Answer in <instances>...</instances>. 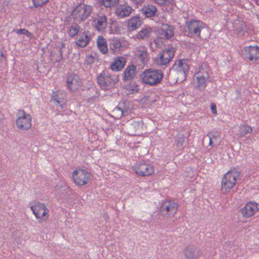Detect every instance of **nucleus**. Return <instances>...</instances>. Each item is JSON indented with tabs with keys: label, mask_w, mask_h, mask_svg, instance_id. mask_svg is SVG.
I'll use <instances>...</instances> for the list:
<instances>
[{
	"label": "nucleus",
	"mask_w": 259,
	"mask_h": 259,
	"mask_svg": "<svg viewBox=\"0 0 259 259\" xmlns=\"http://www.w3.org/2000/svg\"><path fill=\"white\" fill-rule=\"evenodd\" d=\"M141 11L146 17L150 18L156 15L157 10L154 5L149 4L145 5Z\"/></svg>",
	"instance_id": "nucleus-21"
},
{
	"label": "nucleus",
	"mask_w": 259,
	"mask_h": 259,
	"mask_svg": "<svg viewBox=\"0 0 259 259\" xmlns=\"http://www.w3.org/2000/svg\"><path fill=\"white\" fill-rule=\"evenodd\" d=\"M184 29L185 34L188 36H197L200 39L206 38L201 32L207 28L205 24L201 21L194 19L187 21Z\"/></svg>",
	"instance_id": "nucleus-2"
},
{
	"label": "nucleus",
	"mask_w": 259,
	"mask_h": 259,
	"mask_svg": "<svg viewBox=\"0 0 259 259\" xmlns=\"http://www.w3.org/2000/svg\"><path fill=\"white\" fill-rule=\"evenodd\" d=\"M97 44L98 49L100 51L104 54H105L108 52V49L105 39L103 36H99L97 40Z\"/></svg>",
	"instance_id": "nucleus-26"
},
{
	"label": "nucleus",
	"mask_w": 259,
	"mask_h": 259,
	"mask_svg": "<svg viewBox=\"0 0 259 259\" xmlns=\"http://www.w3.org/2000/svg\"><path fill=\"white\" fill-rule=\"evenodd\" d=\"M62 47H64V44H62Z\"/></svg>",
	"instance_id": "nucleus-50"
},
{
	"label": "nucleus",
	"mask_w": 259,
	"mask_h": 259,
	"mask_svg": "<svg viewBox=\"0 0 259 259\" xmlns=\"http://www.w3.org/2000/svg\"><path fill=\"white\" fill-rule=\"evenodd\" d=\"M175 55L173 48L163 50L155 60L156 63L159 66L166 65L168 64Z\"/></svg>",
	"instance_id": "nucleus-11"
},
{
	"label": "nucleus",
	"mask_w": 259,
	"mask_h": 259,
	"mask_svg": "<svg viewBox=\"0 0 259 259\" xmlns=\"http://www.w3.org/2000/svg\"><path fill=\"white\" fill-rule=\"evenodd\" d=\"M163 77V74L161 70L147 69L140 75L142 82L146 84L154 86L161 82Z\"/></svg>",
	"instance_id": "nucleus-1"
},
{
	"label": "nucleus",
	"mask_w": 259,
	"mask_h": 259,
	"mask_svg": "<svg viewBox=\"0 0 259 259\" xmlns=\"http://www.w3.org/2000/svg\"><path fill=\"white\" fill-rule=\"evenodd\" d=\"M123 40H121L120 39H117L114 38V53L116 52L117 51H121L123 50L125 47L122 45L123 44Z\"/></svg>",
	"instance_id": "nucleus-37"
},
{
	"label": "nucleus",
	"mask_w": 259,
	"mask_h": 259,
	"mask_svg": "<svg viewBox=\"0 0 259 259\" xmlns=\"http://www.w3.org/2000/svg\"><path fill=\"white\" fill-rule=\"evenodd\" d=\"M132 10L131 7L120 6L116 8L115 13L119 17L123 18L128 16L131 14Z\"/></svg>",
	"instance_id": "nucleus-25"
},
{
	"label": "nucleus",
	"mask_w": 259,
	"mask_h": 259,
	"mask_svg": "<svg viewBox=\"0 0 259 259\" xmlns=\"http://www.w3.org/2000/svg\"><path fill=\"white\" fill-rule=\"evenodd\" d=\"M95 58L92 55L87 56L85 58V62L89 65L93 64L94 62Z\"/></svg>",
	"instance_id": "nucleus-43"
},
{
	"label": "nucleus",
	"mask_w": 259,
	"mask_h": 259,
	"mask_svg": "<svg viewBox=\"0 0 259 259\" xmlns=\"http://www.w3.org/2000/svg\"><path fill=\"white\" fill-rule=\"evenodd\" d=\"M132 1L136 4L141 5L144 2V0H132Z\"/></svg>",
	"instance_id": "nucleus-45"
},
{
	"label": "nucleus",
	"mask_w": 259,
	"mask_h": 259,
	"mask_svg": "<svg viewBox=\"0 0 259 259\" xmlns=\"http://www.w3.org/2000/svg\"><path fill=\"white\" fill-rule=\"evenodd\" d=\"M125 89L127 91V94H135L139 91L138 85L135 83H130L126 85Z\"/></svg>",
	"instance_id": "nucleus-35"
},
{
	"label": "nucleus",
	"mask_w": 259,
	"mask_h": 259,
	"mask_svg": "<svg viewBox=\"0 0 259 259\" xmlns=\"http://www.w3.org/2000/svg\"><path fill=\"white\" fill-rule=\"evenodd\" d=\"M124 103H120L119 105L114 108V119L120 118L123 114L124 111H126L124 107Z\"/></svg>",
	"instance_id": "nucleus-31"
},
{
	"label": "nucleus",
	"mask_w": 259,
	"mask_h": 259,
	"mask_svg": "<svg viewBox=\"0 0 259 259\" xmlns=\"http://www.w3.org/2000/svg\"><path fill=\"white\" fill-rule=\"evenodd\" d=\"M252 127L247 124H241L238 129L237 135L243 137L247 134H250L252 132Z\"/></svg>",
	"instance_id": "nucleus-27"
},
{
	"label": "nucleus",
	"mask_w": 259,
	"mask_h": 259,
	"mask_svg": "<svg viewBox=\"0 0 259 259\" xmlns=\"http://www.w3.org/2000/svg\"><path fill=\"white\" fill-rule=\"evenodd\" d=\"M133 168L136 174L142 177L149 176L154 172L151 165L144 162L136 163Z\"/></svg>",
	"instance_id": "nucleus-10"
},
{
	"label": "nucleus",
	"mask_w": 259,
	"mask_h": 259,
	"mask_svg": "<svg viewBox=\"0 0 259 259\" xmlns=\"http://www.w3.org/2000/svg\"><path fill=\"white\" fill-rule=\"evenodd\" d=\"M142 121H133L130 123L129 128L132 132H139L142 128Z\"/></svg>",
	"instance_id": "nucleus-34"
},
{
	"label": "nucleus",
	"mask_w": 259,
	"mask_h": 259,
	"mask_svg": "<svg viewBox=\"0 0 259 259\" xmlns=\"http://www.w3.org/2000/svg\"><path fill=\"white\" fill-rule=\"evenodd\" d=\"M1 60V59H0V60Z\"/></svg>",
	"instance_id": "nucleus-52"
},
{
	"label": "nucleus",
	"mask_w": 259,
	"mask_h": 259,
	"mask_svg": "<svg viewBox=\"0 0 259 259\" xmlns=\"http://www.w3.org/2000/svg\"><path fill=\"white\" fill-rule=\"evenodd\" d=\"M16 124L21 131H28L32 126V116L24 110L18 111L16 116Z\"/></svg>",
	"instance_id": "nucleus-5"
},
{
	"label": "nucleus",
	"mask_w": 259,
	"mask_h": 259,
	"mask_svg": "<svg viewBox=\"0 0 259 259\" xmlns=\"http://www.w3.org/2000/svg\"><path fill=\"white\" fill-rule=\"evenodd\" d=\"M33 214L39 222H46L49 217V210L44 203L37 202L30 207Z\"/></svg>",
	"instance_id": "nucleus-8"
},
{
	"label": "nucleus",
	"mask_w": 259,
	"mask_h": 259,
	"mask_svg": "<svg viewBox=\"0 0 259 259\" xmlns=\"http://www.w3.org/2000/svg\"><path fill=\"white\" fill-rule=\"evenodd\" d=\"M119 2V0H114V5H116V4H118Z\"/></svg>",
	"instance_id": "nucleus-47"
},
{
	"label": "nucleus",
	"mask_w": 259,
	"mask_h": 259,
	"mask_svg": "<svg viewBox=\"0 0 259 259\" xmlns=\"http://www.w3.org/2000/svg\"><path fill=\"white\" fill-rule=\"evenodd\" d=\"M231 21L232 27L237 31L238 34L243 35L247 31V26L241 17L232 15Z\"/></svg>",
	"instance_id": "nucleus-15"
},
{
	"label": "nucleus",
	"mask_w": 259,
	"mask_h": 259,
	"mask_svg": "<svg viewBox=\"0 0 259 259\" xmlns=\"http://www.w3.org/2000/svg\"><path fill=\"white\" fill-rule=\"evenodd\" d=\"M51 101L57 106L63 108L66 103V94L61 90L53 91L51 96Z\"/></svg>",
	"instance_id": "nucleus-14"
},
{
	"label": "nucleus",
	"mask_w": 259,
	"mask_h": 259,
	"mask_svg": "<svg viewBox=\"0 0 259 259\" xmlns=\"http://www.w3.org/2000/svg\"><path fill=\"white\" fill-rule=\"evenodd\" d=\"M143 21L139 14L132 16L128 21V29L134 31L139 28L142 24Z\"/></svg>",
	"instance_id": "nucleus-18"
},
{
	"label": "nucleus",
	"mask_w": 259,
	"mask_h": 259,
	"mask_svg": "<svg viewBox=\"0 0 259 259\" xmlns=\"http://www.w3.org/2000/svg\"><path fill=\"white\" fill-rule=\"evenodd\" d=\"M98 1L100 5L105 7H109L112 4V0H98Z\"/></svg>",
	"instance_id": "nucleus-41"
},
{
	"label": "nucleus",
	"mask_w": 259,
	"mask_h": 259,
	"mask_svg": "<svg viewBox=\"0 0 259 259\" xmlns=\"http://www.w3.org/2000/svg\"><path fill=\"white\" fill-rule=\"evenodd\" d=\"M195 76L196 78L195 88L199 90H204L206 86V81L209 77L208 72L204 68L200 69Z\"/></svg>",
	"instance_id": "nucleus-13"
},
{
	"label": "nucleus",
	"mask_w": 259,
	"mask_h": 259,
	"mask_svg": "<svg viewBox=\"0 0 259 259\" xmlns=\"http://www.w3.org/2000/svg\"><path fill=\"white\" fill-rule=\"evenodd\" d=\"M185 140L184 135L178 137L176 140V144L177 147L182 146Z\"/></svg>",
	"instance_id": "nucleus-40"
},
{
	"label": "nucleus",
	"mask_w": 259,
	"mask_h": 259,
	"mask_svg": "<svg viewBox=\"0 0 259 259\" xmlns=\"http://www.w3.org/2000/svg\"><path fill=\"white\" fill-rule=\"evenodd\" d=\"M93 22L94 23V26L98 31L103 30L107 25L106 19L104 16L95 18Z\"/></svg>",
	"instance_id": "nucleus-23"
},
{
	"label": "nucleus",
	"mask_w": 259,
	"mask_h": 259,
	"mask_svg": "<svg viewBox=\"0 0 259 259\" xmlns=\"http://www.w3.org/2000/svg\"><path fill=\"white\" fill-rule=\"evenodd\" d=\"M184 254L188 259H197L201 255L202 251L195 246L189 245L184 250Z\"/></svg>",
	"instance_id": "nucleus-16"
},
{
	"label": "nucleus",
	"mask_w": 259,
	"mask_h": 259,
	"mask_svg": "<svg viewBox=\"0 0 259 259\" xmlns=\"http://www.w3.org/2000/svg\"><path fill=\"white\" fill-rule=\"evenodd\" d=\"M72 179L76 186H83L88 184L91 179V174L83 168H78L72 172Z\"/></svg>",
	"instance_id": "nucleus-7"
},
{
	"label": "nucleus",
	"mask_w": 259,
	"mask_h": 259,
	"mask_svg": "<svg viewBox=\"0 0 259 259\" xmlns=\"http://www.w3.org/2000/svg\"><path fill=\"white\" fill-rule=\"evenodd\" d=\"M161 38L169 39L174 35L173 28L170 26H167L166 29H161L160 31Z\"/></svg>",
	"instance_id": "nucleus-30"
},
{
	"label": "nucleus",
	"mask_w": 259,
	"mask_h": 259,
	"mask_svg": "<svg viewBox=\"0 0 259 259\" xmlns=\"http://www.w3.org/2000/svg\"><path fill=\"white\" fill-rule=\"evenodd\" d=\"M92 10L93 8L91 6L80 3L74 8L71 15L74 21L81 22L89 17Z\"/></svg>",
	"instance_id": "nucleus-4"
},
{
	"label": "nucleus",
	"mask_w": 259,
	"mask_h": 259,
	"mask_svg": "<svg viewBox=\"0 0 259 259\" xmlns=\"http://www.w3.org/2000/svg\"><path fill=\"white\" fill-rule=\"evenodd\" d=\"M178 208V204L173 201H167L162 203L159 208L157 215L159 219L170 218L173 217L176 213Z\"/></svg>",
	"instance_id": "nucleus-6"
},
{
	"label": "nucleus",
	"mask_w": 259,
	"mask_h": 259,
	"mask_svg": "<svg viewBox=\"0 0 259 259\" xmlns=\"http://www.w3.org/2000/svg\"><path fill=\"white\" fill-rule=\"evenodd\" d=\"M125 63V59L123 57H118L114 58V70L120 71L124 68Z\"/></svg>",
	"instance_id": "nucleus-28"
},
{
	"label": "nucleus",
	"mask_w": 259,
	"mask_h": 259,
	"mask_svg": "<svg viewBox=\"0 0 259 259\" xmlns=\"http://www.w3.org/2000/svg\"><path fill=\"white\" fill-rule=\"evenodd\" d=\"M257 209V207L254 203L250 202L246 204L241 209V212L244 217L248 218L254 214Z\"/></svg>",
	"instance_id": "nucleus-20"
},
{
	"label": "nucleus",
	"mask_w": 259,
	"mask_h": 259,
	"mask_svg": "<svg viewBox=\"0 0 259 259\" xmlns=\"http://www.w3.org/2000/svg\"><path fill=\"white\" fill-rule=\"evenodd\" d=\"M152 29L150 27L143 28L136 35V38L140 40L149 39L152 34Z\"/></svg>",
	"instance_id": "nucleus-22"
},
{
	"label": "nucleus",
	"mask_w": 259,
	"mask_h": 259,
	"mask_svg": "<svg viewBox=\"0 0 259 259\" xmlns=\"http://www.w3.org/2000/svg\"><path fill=\"white\" fill-rule=\"evenodd\" d=\"M76 1H77V0H76Z\"/></svg>",
	"instance_id": "nucleus-51"
},
{
	"label": "nucleus",
	"mask_w": 259,
	"mask_h": 259,
	"mask_svg": "<svg viewBox=\"0 0 259 259\" xmlns=\"http://www.w3.org/2000/svg\"><path fill=\"white\" fill-rule=\"evenodd\" d=\"M189 70V65L186 60L181 59L177 60L173 66L169 69V72L173 74L177 73L178 77H181L182 79H185L186 75Z\"/></svg>",
	"instance_id": "nucleus-9"
},
{
	"label": "nucleus",
	"mask_w": 259,
	"mask_h": 259,
	"mask_svg": "<svg viewBox=\"0 0 259 259\" xmlns=\"http://www.w3.org/2000/svg\"><path fill=\"white\" fill-rule=\"evenodd\" d=\"M15 32L18 34L25 35L26 36H27L28 37H29L30 38H32L33 36L31 33H30L27 29H24V28L16 29L15 30Z\"/></svg>",
	"instance_id": "nucleus-38"
},
{
	"label": "nucleus",
	"mask_w": 259,
	"mask_h": 259,
	"mask_svg": "<svg viewBox=\"0 0 259 259\" xmlns=\"http://www.w3.org/2000/svg\"><path fill=\"white\" fill-rule=\"evenodd\" d=\"M59 52H60V58L59 59V61L62 58V51H61V49H60Z\"/></svg>",
	"instance_id": "nucleus-46"
},
{
	"label": "nucleus",
	"mask_w": 259,
	"mask_h": 259,
	"mask_svg": "<svg viewBox=\"0 0 259 259\" xmlns=\"http://www.w3.org/2000/svg\"><path fill=\"white\" fill-rule=\"evenodd\" d=\"M155 3L159 5H168L173 3L174 0H153Z\"/></svg>",
	"instance_id": "nucleus-42"
},
{
	"label": "nucleus",
	"mask_w": 259,
	"mask_h": 259,
	"mask_svg": "<svg viewBox=\"0 0 259 259\" xmlns=\"http://www.w3.org/2000/svg\"><path fill=\"white\" fill-rule=\"evenodd\" d=\"M49 0H32L34 7H41L49 2Z\"/></svg>",
	"instance_id": "nucleus-39"
},
{
	"label": "nucleus",
	"mask_w": 259,
	"mask_h": 259,
	"mask_svg": "<svg viewBox=\"0 0 259 259\" xmlns=\"http://www.w3.org/2000/svg\"><path fill=\"white\" fill-rule=\"evenodd\" d=\"M112 80L111 76L106 71H103L97 78L99 85L104 89L107 88L111 84Z\"/></svg>",
	"instance_id": "nucleus-17"
},
{
	"label": "nucleus",
	"mask_w": 259,
	"mask_h": 259,
	"mask_svg": "<svg viewBox=\"0 0 259 259\" xmlns=\"http://www.w3.org/2000/svg\"><path fill=\"white\" fill-rule=\"evenodd\" d=\"M137 56L141 60L142 62L144 63L147 57V52L146 49L143 48L142 49H139L137 51Z\"/></svg>",
	"instance_id": "nucleus-36"
},
{
	"label": "nucleus",
	"mask_w": 259,
	"mask_h": 259,
	"mask_svg": "<svg viewBox=\"0 0 259 259\" xmlns=\"http://www.w3.org/2000/svg\"><path fill=\"white\" fill-rule=\"evenodd\" d=\"M243 57L251 61L259 59V47L257 46L245 47L242 50Z\"/></svg>",
	"instance_id": "nucleus-12"
},
{
	"label": "nucleus",
	"mask_w": 259,
	"mask_h": 259,
	"mask_svg": "<svg viewBox=\"0 0 259 259\" xmlns=\"http://www.w3.org/2000/svg\"><path fill=\"white\" fill-rule=\"evenodd\" d=\"M136 67L134 65L128 66L124 72V81H127L133 79L136 74Z\"/></svg>",
	"instance_id": "nucleus-24"
},
{
	"label": "nucleus",
	"mask_w": 259,
	"mask_h": 259,
	"mask_svg": "<svg viewBox=\"0 0 259 259\" xmlns=\"http://www.w3.org/2000/svg\"><path fill=\"white\" fill-rule=\"evenodd\" d=\"M210 107L212 113L213 114H216L217 113L216 105L214 103H212L211 104Z\"/></svg>",
	"instance_id": "nucleus-44"
},
{
	"label": "nucleus",
	"mask_w": 259,
	"mask_h": 259,
	"mask_svg": "<svg viewBox=\"0 0 259 259\" xmlns=\"http://www.w3.org/2000/svg\"><path fill=\"white\" fill-rule=\"evenodd\" d=\"M110 68L112 70H113L114 67H113V62H112L110 65Z\"/></svg>",
	"instance_id": "nucleus-48"
},
{
	"label": "nucleus",
	"mask_w": 259,
	"mask_h": 259,
	"mask_svg": "<svg viewBox=\"0 0 259 259\" xmlns=\"http://www.w3.org/2000/svg\"><path fill=\"white\" fill-rule=\"evenodd\" d=\"M239 171L233 169L225 174L222 181L221 190L223 193L229 192L236 183L237 179L240 177Z\"/></svg>",
	"instance_id": "nucleus-3"
},
{
	"label": "nucleus",
	"mask_w": 259,
	"mask_h": 259,
	"mask_svg": "<svg viewBox=\"0 0 259 259\" xmlns=\"http://www.w3.org/2000/svg\"><path fill=\"white\" fill-rule=\"evenodd\" d=\"M209 139V146L214 147L218 144L217 139L220 137L218 132H210L207 134Z\"/></svg>",
	"instance_id": "nucleus-32"
},
{
	"label": "nucleus",
	"mask_w": 259,
	"mask_h": 259,
	"mask_svg": "<svg viewBox=\"0 0 259 259\" xmlns=\"http://www.w3.org/2000/svg\"><path fill=\"white\" fill-rule=\"evenodd\" d=\"M79 29L80 27L78 25L74 24L68 28L67 32L69 36L73 37L78 34Z\"/></svg>",
	"instance_id": "nucleus-33"
},
{
	"label": "nucleus",
	"mask_w": 259,
	"mask_h": 259,
	"mask_svg": "<svg viewBox=\"0 0 259 259\" xmlns=\"http://www.w3.org/2000/svg\"><path fill=\"white\" fill-rule=\"evenodd\" d=\"M90 41V37L86 32H84L82 36H80L79 38L76 41V44L81 48L85 47Z\"/></svg>",
	"instance_id": "nucleus-29"
},
{
	"label": "nucleus",
	"mask_w": 259,
	"mask_h": 259,
	"mask_svg": "<svg viewBox=\"0 0 259 259\" xmlns=\"http://www.w3.org/2000/svg\"><path fill=\"white\" fill-rule=\"evenodd\" d=\"M66 82L69 89L71 91L77 89L80 82L78 76L74 74L67 76Z\"/></svg>",
	"instance_id": "nucleus-19"
},
{
	"label": "nucleus",
	"mask_w": 259,
	"mask_h": 259,
	"mask_svg": "<svg viewBox=\"0 0 259 259\" xmlns=\"http://www.w3.org/2000/svg\"><path fill=\"white\" fill-rule=\"evenodd\" d=\"M1 56L2 57H3L4 56V55L2 52L1 53Z\"/></svg>",
	"instance_id": "nucleus-49"
}]
</instances>
